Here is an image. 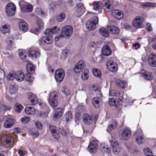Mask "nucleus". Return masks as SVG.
<instances>
[{
	"mask_svg": "<svg viewBox=\"0 0 156 156\" xmlns=\"http://www.w3.org/2000/svg\"><path fill=\"white\" fill-rule=\"evenodd\" d=\"M0 139L2 143H6L9 146H12L14 143V140L11 136H7L2 134L0 136Z\"/></svg>",
	"mask_w": 156,
	"mask_h": 156,
	"instance_id": "obj_6",
	"label": "nucleus"
},
{
	"mask_svg": "<svg viewBox=\"0 0 156 156\" xmlns=\"http://www.w3.org/2000/svg\"><path fill=\"white\" fill-rule=\"evenodd\" d=\"M112 150L115 154H118L120 152L121 147L117 141H114L112 144Z\"/></svg>",
	"mask_w": 156,
	"mask_h": 156,
	"instance_id": "obj_20",
	"label": "nucleus"
},
{
	"mask_svg": "<svg viewBox=\"0 0 156 156\" xmlns=\"http://www.w3.org/2000/svg\"><path fill=\"white\" fill-rule=\"evenodd\" d=\"M148 63L153 67H156V55L151 54L149 57Z\"/></svg>",
	"mask_w": 156,
	"mask_h": 156,
	"instance_id": "obj_22",
	"label": "nucleus"
},
{
	"mask_svg": "<svg viewBox=\"0 0 156 156\" xmlns=\"http://www.w3.org/2000/svg\"><path fill=\"white\" fill-rule=\"evenodd\" d=\"M10 28V25L8 24H6L1 28V31L2 33L5 34L9 31Z\"/></svg>",
	"mask_w": 156,
	"mask_h": 156,
	"instance_id": "obj_42",
	"label": "nucleus"
},
{
	"mask_svg": "<svg viewBox=\"0 0 156 156\" xmlns=\"http://www.w3.org/2000/svg\"><path fill=\"white\" fill-rule=\"evenodd\" d=\"M77 11L81 14H83L85 11V8L84 5L82 3H79L76 5Z\"/></svg>",
	"mask_w": 156,
	"mask_h": 156,
	"instance_id": "obj_37",
	"label": "nucleus"
},
{
	"mask_svg": "<svg viewBox=\"0 0 156 156\" xmlns=\"http://www.w3.org/2000/svg\"><path fill=\"white\" fill-rule=\"evenodd\" d=\"M108 29L111 33L113 34H118L120 31V30L118 27L114 26L108 27Z\"/></svg>",
	"mask_w": 156,
	"mask_h": 156,
	"instance_id": "obj_28",
	"label": "nucleus"
},
{
	"mask_svg": "<svg viewBox=\"0 0 156 156\" xmlns=\"http://www.w3.org/2000/svg\"><path fill=\"white\" fill-rule=\"evenodd\" d=\"M27 71L29 74H33L35 72V69L34 65L30 63L27 64Z\"/></svg>",
	"mask_w": 156,
	"mask_h": 156,
	"instance_id": "obj_40",
	"label": "nucleus"
},
{
	"mask_svg": "<svg viewBox=\"0 0 156 156\" xmlns=\"http://www.w3.org/2000/svg\"><path fill=\"white\" fill-rule=\"evenodd\" d=\"M100 149L102 152L106 154H109L110 152V149L106 144L101 143L100 144Z\"/></svg>",
	"mask_w": 156,
	"mask_h": 156,
	"instance_id": "obj_24",
	"label": "nucleus"
},
{
	"mask_svg": "<svg viewBox=\"0 0 156 156\" xmlns=\"http://www.w3.org/2000/svg\"><path fill=\"white\" fill-rule=\"evenodd\" d=\"M49 9L51 12H53L56 9V6L55 2H51L49 5Z\"/></svg>",
	"mask_w": 156,
	"mask_h": 156,
	"instance_id": "obj_57",
	"label": "nucleus"
},
{
	"mask_svg": "<svg viewBox=\"0 0 156 156\" xmlns=\"http://www.w3.org/2000/svg\"><path fill=\"white\" fill-rule=\"evenodd\" d=\"M144 152L146 156H153L150 148L147 147L144 149Z\"/></svg>",
	"mask_w": 156,
	"mask_h": 156,
	"instance_id": "obj_58",
	"label": "nucleus"
},
{
	"mask_svg": "<svg viewBox=\"0 0 156 156\" xmlns=\"http://www.w3.org/2000/svg\"><path fill=\"white\" fill-rule=\"evenodd\" d=\"M51 29L53 34H57L60 31L59 28L57 26L54 27Z\"/></svg>",
	"mask_w": 156,
	"mask_h": 156,
	"instance_id": "obj_64",
	"label": "nucleus"
},
{
	"mask_svg": "<svg viewBox=\"0 0 156 156\" xmlns=\"http://www.w3.org/2000/svg\"><path fill=\"white\" fill-rule=\"evenodd\" d=\"M112 14L113 17L118 20L121 19L123 17V13L120 10L114 9L112 11Z\"/></svg>",
	"mask_w": 156,
	"mask_h": 156,
	"instance_id": "obj_17",
	"label": "nucleus"
},
{
	"mask_svg": "<svg viewBox=\"0 0 156 156\" xmlns=\"http://www.w3.org/2000/svg\"><path fill=\"white\" fill-rule=\"evenodd\" d=\"M102 7V3L100 1H94L93 3V8L95 10L101 9Z\"/></svg>",
	"mask_w": 156,
	"mask_h": 156,
	"instance_id": "obj_38",
	"label": "nucleus"
},
{
	"mask_svg": "<svg viewBox=\"0 0 156 156\" xmlns=\"http://www.w3.org/2000/svg\"><path fill=\"white\" fill-rule=\"evenodd\" d=\"M16 110L18 113L20 112L23 109V106L19 103H16L15 104Z\"/></svg>",
	"mask_w": 156,
	"mask_h": 156,
	"instance_id": "obj_54",
	"label": "nucleus"
},
{
	"mask_svg": "<svg viewBox=\"0 0 156 156\" xmlns=\"http://www.w3.org/2000/svg\"><path fill=\"white\" fill-rule=\"evenodd\" d=\"M25 50L19 49L18 51L19 55L21 59L24 60L26 57V53Z\"/></svg>",
	"mask_w": 156,
	"mask_h": 156,
	"instance_id": "obj_45",
	"label": "nucleus"
},
{
	"mask_svg": "<svg viewBox=\"0 0 156 156\" xmlns=\"http://www.w3.org/2000/svg\"><path fill=\"white\" fill-rule=\"evenodd\" d=\"M98 17L96 16H94L87 22L86 24L87 29L90 30L94 29L96 28V25L98 23Z\"/></svg>",
	"mask_w": 156,
	"mask_h": 156,
	"instance_id": "obj_3",
	"label": "nucleus"
},
{
	"mask_svg": "<svg viewBox=\"0 0 156 156\" xmlns=\"http://www.w3.org/2000/svg\"><path fill=\"white\" fill-rule=\"evenodd\" d=\"M83 122L88 125L91 124L93 122V119L91 116L87 114H84L82 116Z\"/></svg>",
	"mask_w": 156,
	"mask_h": 156,
	"instance_id": "obj_18",
	"label": "nucleus"
},
{
	"mask_svg": "<svg viewBox=\"0 0 156 156\" xmlns=\"http://www.w3.org/2000/svg\"><path fill=\"white\" fill-rule=\"evenodd\" d=\"M27 81L29 82H32L34 80V78L30 74L27 75L25 78Z\"/></svg>",
	"mask_w": 156,
	"mask_h": 156,
	"instance_id": "obj_60",
	"label": "nucleus"
},
{
	"mask_svg": "<svg viewBox=\"0 0 156 156\" xmlns=\"http://www.w3.org/2000/svg\"><path fill=\"white\" fill-rule=\"evenodd\" d=\"M12 107L11 106H7L0 104V114H3L6 111L9 110Z\"/></svg>",
	"mask_w": 156,
	"mask_h": 156,
	"instance_id": "obj_35",
	"label": "nucleus"
},
{
	"mask_svg": "<svg viewBox=\"0 0 156 156\" xmlns=\"http://www.w3.org/2000/svg\"><path fill=\"white\" fill-rule=\"evenodd\" d=\"M137 143L138 144H142L145 142V140L143 136L138 135L136 139Z\"/></svg>",
	"mask_w": 156,
	"mask_h": 156,
	"instance_id": "obj_49",
	"label": "nucleus"
},
{
	"mask_svg": "<svg viewBox=\"0 0 156 156\" xmlns=\"http://www.w3.org/2000/svg\"><path fill=\"white\" fill-rule=\"evenodd\" d=\"M53 41V39L51 36H44L41 39V43L43 44H50Z\"/></svg>",
	"mask_w": 156,
	"mask_h": 156,
	"instance_id": "obj_25",
	"label": "nucleus"
},
{
	"mask_svg": "<svg viewBox=\"0 0 156 156\" xmlns=\"http://www.w3.org/2000/svg\"><path fill=\"white\" fill-rule=\"evenodd\" d=\"M116 84L119 87L122 89L126 88L127 86V83L124 81L117 80L116 81Z\"/></svg>",
	"mask_w": 156,
	"mask_h": 156,
	"instance_id": "obj_32",
	"label": "nucleus"
},
{
	"mask_svg": "<svg viewBox=\"0 0 156 156\" xmlns=\"http://www.w3.org/2000/svg\"><path fill=\"white\" fill-rule=\"evenodd\" d=\"M65 75L64 70L62 69L57 70L55 72V78L57 82H61L63 79Z\"/></svg>",
	"mask_w": 156,
	"mask_h": 156,
	"instance_id": "obj_7",
	"label": "nucleus"
},
{
	"mask_svg": "<svg viewBox=\"0 0 156 156\" xmlns=\"http://www.w3.org/2000/svg\"><path fill=\"white\" fill-rule=\"evenodd\" d=\"M15 120L12 118H9L5 120L3 123V126L5 128L12 127L14 124Z\"/></svg>",
	"mask_w": 156,
	"mask_h": 156,
	"instance_id": "obj_16",
	"label": "nucleus"
},
{
	"mask_svg": "<svg viewBox=\"0 0 156 156\" xmlns=\"http://www.w3.org/2000/svg\"><path fill=\"white\" fill-rule=\"evenodd\" d=\"M89 71L87 69L84 71L83 74L81 75V77L83 80H85L88 79L89 77Z\"/></svg>",
	"mask_w": 156,
	"mask_h": 156,
	"instance_id": "obj_51",
	"label": "nucleus"
},
{
	"mask_svg": "<svg viewBox=\"0 0 156 156\" xmlns=\"http://www.w3.org/2000/svg\"><path fill=\"white\" fill-rule=\"evenodd\" d=\"M107 67L108 70L112 72L116 71L118 69L117 64L112 60H109L107 63Z\"/></svg>",
	"mask_w": 156,
	"mask_h": 156,
	"instance_id": "obj_9",
	"label": "nucleus"
},
{
	"mask_svg": "<svg viewBox=\"0 0 156 156\" xmlns=\"http://www.w3.org/2000/svg\"><path fill=\"white\" fill-rule=\"evenodd\" d=\"M49 129L55 138L58 139L60 138V133L55 127L53 125H51L49 126Z\"/></svg>",
	"mask_w": 156,
	"mask_h": 156,
	"instance_id": "obj_13",
	"label": "nucleus"
},
{
	"mask_svg": "<svg viewBox=\"0 0 156 156\" xmlns=\"http://www.w3.org/2000/svg\"><path fill=\"white\" fill-rule=\"evenodd\" d=\"M15 80L17 81L21 82L24 79V73L21 70H19L15 72Z\"/></svg>",
	"mask_w": 156,
	"mask_h": 156,
	"instance_id": "obj_19",
	"label": "nucleus"
},
{
	"mask_svg": "<svg viewBox=\"0 0 156 156\" xmlns=\"http://www.w3.org/2000/svg\"><path fill=\"white\" fill-rule=\"evenodd\" d=\"M99 33L101 35L105 37H107L109 35L108 32L104 28H102L99 29Z\"/></svg>",
	"mask_w": 156,
	"mask_h": 156,
	"instance_id": "obj_50",
	"label": "nucleus"
},
{
	"mask_svg": "<svg viewBox=\"0 0 156 156\" xmlns=\"http://www.w3.org/2000/svg\"><path fill=\"white\" fill-rule=\"evenodd\" d=\"M102 53L105 56H108L111 53V51L108 45H105L102 49Z\"/></svg>",
	"mask_w": 156,
	"mask_h": 156,
	"instance_id": "obj_34",
	"label": "nucleus"
},
{
	"mask_svg": "<svg viewBox=\"0 0 156 156\" xmlns=\"http://www.w3.org/2000/svg\"><path fill=\"white\" fill-rule=\"evenodd\" d=\"M36 110L33 107L29 106L26 107L25 109V113L29 115H33L35 113Z\"/></svg>",
	"mask_w": 156,
	"mask_h": 156,
	"instance_id": "obj_31",
	"label": "nucleus"
},
{
	"mask_svg": "<svg viewBox=\"0 0 156 156\" xmlns=\"http://www.w3.org/2000/svg\"><path fill=\"white\" fill-rule=\"evenodd\" d=\"M142 5L145 8L156 7V3L147 2L142 3Z\"/></svg>",
	"mask_w": 156,
	"mask_h": 156,
	"instance_id": "obj_43",
	"label": "nucleus"
},
{
	"mask_svg": "<svg viewBox=\"0 0 156 156\" xmlns=\"http://www.w3.org/2000/svg\"><path fill=\"white\" fill-rule=\"evenodd\" d=\"M64 118L67 121H70L73 118L72 113L70 112H66L64 115Z\"/></svg>",
	"mask_w": 156,
	"mask_h": 156,
	"instance_id": "obj_53",
	"label": "nucleus"
},
{
	"mask_svg": "<svg viewBox=\"0 0 156 156\" xmlns=\"http://www.w3.org/2000/svg\"><path fill=\"white\" fill-rule=\"evenodd\" d=\"M93 73L94 75L97 77H100L101 75L100 70L97 69H95L93 70Z\"/></svg>",
	"mask_w": 156,
	"mask_h": 156,
	"instance_id": "obj_59",
	"label": "nucleus"
},
{
	"mask_svg": "<svg viewBox=\"0 0 156 156\" xmlns=\"http://www.w3.org/2000/svg\"><path fill=\"white\" fill-rule=\"evenodd\" d=\"M73 28L70 25H67L63 27L61 30V36L63 38H69L73 34Z\"/></svg>",
	"mask_w": 156,
	"mask_h": 156,
	"instance_id": "obj_1",
	"label": "nucleus"
},
{
	"mask_svg": "<svg viewBox=\"0 0 156 156\" xmlns=\"http://www.w3.org/2000/svg\"><path fill=\"white\" fill-rule=\"evenodd\" d=\"M57 93L56 91H53L50 94L48 100H53L54 99H57L58 97L57 96Z\"/></svg>",
	"mask_w": 156,
	"mask_h": 156,
	"instance_id": "obj_44",
	"label": "nucleus"
},
{
	"mask_svg": "<svg viewBox=\"0 0 156 156\" xmlns=\"http://www.w3.org/2000/svg\"><path fill=\"white\" fill-rule=\"evenodd\" d=\"M53 34L51 29H47L45 31V34L47 36H51Z\"/></svg>",
	"mask_w": 156,
	"mask_h": 156,
	"instance_id": "obj_61",
	"label": "nucleus"
},
{
	"mask_svg": "<svg viewBox=\"0 0 156 156\" xmlns=\"http://www.w3.org/2000/svg\"><path fill=\"white\" fill-rule=\"evenodd\" d=\"M61 90L62 93L66 96H69L71 94L70 90L66 86L62 87V88Z\"/></svg>",
	"mask_w": 156,
	"mask_h": 156,
	"instance_id": "obj_46",
	"label": "nucleus"
},
{
	"mask_svg": "<svg viewBox=\"0 0 156 156\" xmlns=\"http://www.w3.org/2000/svg\"><path fill=\"white\" fill-rule=\"evenodd\" d=\"M108 104L110 105L114 106L116 107H118L119 104L118 100L114 98L110 99L108 101Z\"/></svg>",
	"mask_w": 156,
	"mask_h": 156,
	"instance_id": "obj_36",
	"label": "nucleus"
},
{
	"mask_svg": "<svg viewBox=\"0 0 156 156\" xmlns=\"http://www.w3.org/2000/svg\"><path fill=\"white\" fill-rule=\"evenodd\" d=\"M65 14L64 12L59 14L56 17L57 21L59 22H62L65 18Z\"/></svg>",
	"mask_w": 156,
	"mask_h": 156,
	"instance_id": "obj_47",
	"label": "nucleus"
},
{
	"mask_svg": "<svg viewBox=\"0 0 156 156\" xmlns=\"http://www.w3.org/2000/svg\"><path fill=\"white\" fill-rule=\"evenodd\" d=\"M141 76L147 80H151L153 78L151 73H149L148 72H146L143 69L141 71Z\"/></svg>",
	"mask_w": 156,
	"mask_h": 156,
	"instance_id": "obj_26",
	"label": "nucleus"
},
{
	"mask_svg": "<svg viewBox=\"0 0 156 156\" xmlns=\"http://www.w3.org/2000/svg\"><path fill=\"white\" fill-rule=\"evenodd\" d=\"M113 3L112 0H109L108 1L106 0H103L102 2V5L103 9L106 11L109 12L110 7Z\"/></svg>",
	"mask_w": 156,
	"mask_h": 156,
	"instance_id": "obj_15",
	"label": "nucleus"
},
{
	"mask_svg": "<svg viewBox=\"0 0 156 156\" xmlns=\"http://www.w3.org/2000/svg\"><path fill=\"white\" fill-rule=\"evenodd\" d=\"M63 112V109L62 108H58L56 109L54 112V117L56 119L60 118L62 115Z\"/></svg>",
	"mask_w": 156,
	"mask_h": 156,
	"instance_id": "obj_21",
	"label": "nucleus"
},
{
	"mask_svg": "<svg viewBox=\"0 0 156 156\" xmlns=\"http://www.w3.org/2000/svg\"><path fill=\"white\" fill-rule=\"evenodd\" d=\"M16 9V6L13 3L8 4L5 7V10L6 15L10 17L13 16L15 14Z\"/></svg>",
	"mask_w": 156,
	"mask_h": 156,
	"instance_id": "obj_4",
	"label": "nucleus"
},
{
	"mask_svg": "<svg viewBox=\"0 0 156 156\" xmlns=\"http://www.w3.org/2000/svg\"><path fill=\"white\" fill-rule=\"evenodd\" d=\"M85 108V107L83 103H81L79 105L76 109L77 115L79 116L80 113L84 111Z\"/></svg>",
	"mask_w": 156,
	"mask_h": 156,
	"instance_id": "obj_39",
	"label": "nucleus"
},
{
	"mask_svg": "<svg viewBox=\"0 0 156 156\" xmlns=\"http://www.w3.org/2000/svg\"><path fill=\"white\" fill-rule=\"evenodd\" d=\"M84 61L83 60L80 61L74 67V70L75 72L78 73L82 72L84 68Z\"/></svg>",
	"mask_w": 156,
	"mask_h": 156,
	"instance_id": "obj_12",
	"label": "nucleus"
},
{
	"mask_svg": "<svg viewBox=\"0 0 156 156\" xmlns=\"http://www.w3.org/2000/svg\"><path fill=\"white\" fill-rule=\"evenodd\" d=\"M144 20V18L143 16H136L133 20V25L134 27L136 28H141L143 26L142 23Z\"/></svg>",
	"mask_w": 156,
	"mask_h": 156,
	"instance_id": "obj_5",
	"label": "nucleus"
},
{
	"mask_svg": "<svg viewBox=\"0 0 156 156\" xmlns=\"http://www.w3.org/2000/svg\"><path fill=\"white\" fill-rule=\"evenodd\" d=\"M131 133L128 128L126 127L123 128L121 133V136L124 140H127L130 139L131 136Z\"/></svg>",
	"mask_w": 156,
	"mask_h": 156,
	"instance_id": "obj_8",
	"label": "nucleus"
},
{
	"mask_svg": "<svg viewBox=\"0 0 156 156\" xmlns=\"http://www.w3.org/2000/svg\"><path fill=\"white\" fill-rule=\"evenodd\" d=\"M18 89L17 86L16 84H12L9 87V91L11 94H15Z\"/></svg>",
	"mask_w": 156,
	"mask_h": 156,
	"instance_id": "obj_41",
	"label": "nucleus"
},
{
	"mask_svg": "<svg viewBox=\"0 0 156 156\" xmlns=\"http://www.w3.org/2000/svg\"><path fill=\"white\" fill-rule=\"evenodd\" d=\"M5 74L2 68H0V84H2L4 81Z\"/></svg>",
	"mask_w": 156,
	"mask_h": 156,
	"instance_id": "obj_52",
	"label": "nucleus"
},
{
	"mask_svg": "<svg viewBox=\"0 0 156 156\" xmlns=\"http://www.w3.org/2000/svg\"><path fill=\"white\" fill-rule=\"evenodd\" d=\"M98 148V144L97 141H92L90 143L88 150L90 152L93 153L97 151Z\"/></svg>",
	"mask_w": 156,
	"mask_h": 156,
	"instance_id": "obj_11",
	"label": "nucleus"
},
{
	"mask_svg": "<svg viewBox=\"0 0 156 156\" xmlns=\"http://www.w3.org/2000/svg\"><path fill=\"white\" fill-rule=\"evenodd\" d=\"M36 25V27L35 29L31 30V32L34 34H36L40 30L43 29L44 23L41 19H38L37 21Z\"/></svg>",
	"mask_w": 156,
	"mask_h": 156,
	"instance_id": "obj_10",
	"label": "nucleus"
},
{
	"mask_svg": "<svg viewBox=\"0 0 156 156\" xmlns=\"http://www.w3.org/2000/svg\"><path fill=\"white\" fill-rule=\"evenodd\" d=\"M36 12L39 15L42 17H44L46 15L45 12L41 9L38 8L36 9Z\"/></svg>",
	"mask_w": 156,
	"mask_h": 156,
	"instance_id": "obj_55",
	"label": "nucleus"
},
{
	"mask_svg": "<svg viewBox=\"0 0 156 156\" xmlns=\"http://www.w3.org/2000/svg\"><path fill=\"white\" fill-rule=\"evenodd\" d=\"M28 98L33 105L36 104L38 102V99L36 95L32 93L29 94Z\"/></svg>",
	"mask_w": 156,
	"mask_h": 156,
	"instance_id": "obj_27",
	"label": "nucleus"
},
{
	"mask_svg": "<svg viewBox=\"0 0 156 156\" xmlns=\"http://www.w3.org/2000/svg\"><path fill=\"white\" fill-rule=\"evenodd\" d=\"M21 8L22 12L28 13L32 11L33 6L31 4L27 3L23 4L21 6Z\"/></svg>",
	"mask_w": 156,
	"mask_h": 156,
	"instance_id": "obj_14",
	"label": "nucleus"
},
{
	"mask_svg": "<svg viewBox=\"0 0 156 156\" xmlns=\"http://www.w3.org/2000/svg\"><path fill=\"white\" fill-rule=\"evenodd\" d=\"M20 30L23 31H27L28 29V26L27 23L23 20H21L19 24Z\"/></svg>",
	"mask_w": 156,
	"mask_h": 156,
	"instance_id": "obj_33",
	"label": "nucleus"
},
{
	"mask_svg": "<svg viewBox=\"0 0 156 156\" xmlns=\"http://www.w3.org/2000/svg\"><path fill=\"white\" fill-rule=\"evenodd\" d=\"M57 99L48 100V102L50 105L53 108H55L57 106L58 102Z\"/></svg>",
	"mask_w": 156,
	"mask_h": 156,
	"instance_id": "obj_48",
	"label": "nucleus"
},
{
	"mask_svg": "<svg viewBox=\"0 0 156 156\" xmlns=\"http://www.w3.org/2000/svg\"><path fill=\"white\" fill-rule=\"evenodd\" d=\"M117 123L114 120H112L110 124L107 129V131L108 132H110L116 127Z\"/></svg>",
	"mask_w": 156,
	"mask_h": 156,
	"instance_id": "obj_30",
	"label": "nucleus"
},
{
	"mask_svg": "<svg viewBox=\"0 0 156 156\" xmlns=\"http://www.w3.org/2000/svg\"><path fill=\"white\" fill-rule=\"evenodd\" d=\"M27 54L33 60H36L40 57V51L37 48H31L28 49Z\"/></svg>",
	"mask_w": 156,
	"mask_h": 156,
	"instance_id": "obj_2",
	"label": "nucleus"
},
{
	"mask_svg": "<svg viewBox=\"0 0 156 156\" xmlns=\"http://www.w3.org/2000/svg\"><path fill=\"white\" fill-rule=\"evenodd\" d=\"M21 121L23 123L26 124L29 122L30 120V118L29 117H25L22 118L21 119Z\"/></svg>",
	"mask_w": 156,
	"mask_h": 156,
	"instance_id": "obj_63",
	"label": "nucleus"
},
{
	"mask_svg": "<svg viewBox=\"0 0 156 156\" xmlns=\"http://www.w3.org/2000/svg\"><path fill=\"white\" fill-rule=\"evenodd\" d=\"M35 124L38 129L40 130L42 129L43 125L41 122L38 121H36L35 122Z\"/></svg>",
	"mask_w": 156,
	"mask_h": 156,
	"instance_id": "obj_62",
	"label": "nucleus"
},
{
	"mask_svg": "<svg viewBox=\"0 0 156 156\" xmlns=\"http://www.w3.org/2000/svg\"><path fill=\"white\" fill-rule=\"evenodd\" d=\"M101 97H95L92 100V102L93 105L96 108H99L101 105Z\"/></svg>",
	"mask_w": 156,
	"mask_h": 156,
	"instance_id": "obj_23",
	"label": "nucleus"
},
{
	"mask_svg": "<svg viewBox=\"0 0 156 156\" xmlns=\"http://www.w3.org/2000/svg\"><path fill=\"white\" fill-rule=\"evenodd\" d=\"M117 123L114 120H112L110 124L107 129V131L108 132H110L116 127Z\"/></svg>",
	"mask_w": 156,
	"mask_h": 156,
	"instance_id": "obj_29",
	"label": "nucleus"
},
{
	"mask_svg": "<svg viewBox=\"0 0 156 156\" xmlns=\"http://www.w3.org/2000/svg\"><path fill=\"white\" fill-rule=\"evenodd\" d=\"M7 79L9 80H12L15 79V73L12 71L8 74L7 76Z\"/></svg>",
	"mask_w": 156,
	"mask_h": 156,
	"instance_id": "obj_56",
	"label": "nucleus"
}]
</instances>
